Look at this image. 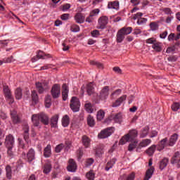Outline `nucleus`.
I'll return each instance as SVG.
<instances>
[{"label":"nucleus","mask_w":180,"mask_h":180,"mask_svg":"<svg viewBox=\"0 0 180 180\" xmlns=\"http://www.w3.org/2000/svg\"><path fill=\"white\" fill-rule=\"evenodd\" d=\"M46 57H47L48 58H50V57H51V56L50 54H46L43 51H39L38 52V53L37 54V57L32 58V63H36V61H37V60L46 59Z\"/></svg>","instance_id":"ddd939ff"},{"label":"nucleus","mask_w":180,"mask_h":180,"mask_svg":"<svg viewBox=\"0 0 180 180\" xmlns=\"http://www.w3.org/2000/svg\"><path fill=\"white\" fill-rule=\"evenodd\" d=\"M90 64L91 65H96V67H98V68H103V65L101 63H99L94 61V60H91L90 62Z\"/></svg>","instance_id":"13d9d810"},{"label":"nucleus","mask_w":180,"mask_h":180,"mask_svg":"<svg viewBox=\"0 0 180 180\" xmlns=\"http://www.w3.org/2000/svg\"><path fill=\"white\" fill-rule=\"evenodd\" d=\"M82 144L85 148H88L91 146V139L86 135L82 136Z\"/></svg>","instance_id":"393cba45"},{"label":"nucleus","mask_w":180,"mask_h":180,"mask_svg":"<svg viewBox=\"0 0 180 180\" xmlns=\"http://www.w3.org/2000/svg\"><path fill=\"white\" fill-rule=\"evenodd\" d=\"M135 178L136 174L132 172L127 176V180H134Z\"/></svg>","instance_id":"338daca9"},{"label":"nucleus","mask_w":180,"mask_h":180,"mask_svg":"<svg viewBox=\"0 0 180 180\" xmlns=\"http://www.w3.org/2000/svg\"><path fill=\"white\" fill-rule=\"evenodd\" d=\"M6 172L8 179H12V167L10 165L6 167Z\"/></svg>","instance_id":"58836bf2"},{"label":"nucleus","mask_w":180,"mask_h":180,"mask_svg":"<svg viewBox=\"0 0 180 180\" xmlns=\"http://www.w3.org/2000/svg\"><path fill=\"white\" fill-rule=\"evenodd\" d=\"M112 133H113V128H107L98 134V137L99 139H108V137L112 136Z\"/></svg>","instance_id":"0eeeda50"},{"label":"nucleus","mask_w":180,"mask_h":180,"mask_svg":"<svg viewBox=\"0 0 180 180\" xmlns=\"http://www.w3.org/2000/svg\"><path fill=\"white\" fill-rule=\"evenodd\" d=\"M45 106L46 108H50L51 106V96H46L45 98Z\"/></svg>","instance_id":"de8ad7c7"},{"label":"nucleus","mask_w":180,"mask_h":180,"mask_svg":"<svg viewBox=\"0 0 180 180\" xmlns=\"http://www.w3.org/2000/svg\"><path fill=\"white\" fill-rule=\"evenodd\" d=\"M168 146H169V144L168 143V138H165L159 142L156 147L158 151H162V150H164L165 147Z\"/></svg>","instance_id":"f8f14e48"},{"label":"nucleus","mask_w":180,"mask_h":180,"mask_svg":"<svg viewBox=\"0 0 180 180\" xmlns=\"http://www.w3.org/2000/svg\"><path fill=\"white\" fill-rule=\"evenodd\" d=\"M152 49L158 51V53H160V51H162V48L161 47V43L157 41L155 42V44L152 45Z\"/></svg>","instance_id":"c9c22d12"},{"label":"nucleus","mask_w":180,"mask_h":180,"mask_svg":"<svg viewBox=\"0 0 180 180\" xmlns=\"http://www.w3.org/2000/svg\"><path fill=\"white\" fill-rule=\"evenodd\" d=\"M150 27L151 30H153V32H154L155 30H158V23L155 22H150Z\"/></svg>","instance_id":"3c124183"},{"label":"nucleus","mask_w":180,"mask_h":180,"mask_svg":"<svg viewBox=\"0 0 180 180\" xmlns=\"http://www.w3.org/2000/svg\"><path fill=\"white\" fill-rule=\"evenodd\" d=\"M4 93L6 96V99L8 101V103H13V97L12 96V93H11V90L8 86H4Z\"/></svg>","instance_id":"1a4fd4ad"},{"label":"nucleus","mask_w":180,"mask_h":180,"mask_svg":"<svg viewBox=\"0 0 180 180\" xmlns=\"http://www.w3.org/2000/svg\"><path fill=\"white\" fill-rule=\"evenodd\" d=\"M22 130L24 131L23 133L24 140H25L26 143H29V125L27 124L24 125Z\"/></svg>","instance_id":"412c9836"},{"label":"nucleus","mask_w":180,"mask_h":180,"mask_svg":"<svg viewBox=\"0 0 180 180\" xmlns=\"http://www.w3.org/2000/svg\"><path fill=\"white\" fill-rule=\"evenodd\" d=\"M85 109L88 113H92L94 109L92 108V104L91 103H87L84 105Z\"/></svg>","instance_id":"09e8293b"},{"label":"nucleus","mask_w":180,"mask_h":180,"mask_svg":"<svg viewBox=\"0 0 180 180\" xmlns=\"http://www.w3.org/2000/svg\"><path fill=\"white\" fill-rule=\"evenodd\" d=\"M68 171L69 172H75L77 171V163L72 159L69 160V165L68 166Z\"/></svg>","instance_id":"2eb2a0df"},{"label":"nucleus","mask_w":180,"mask_h":180,"mask_svg":"<svg viewBox=\"0 0 180 180\" xmlns=\"http://www.w3.org/2000/svg\"><path fill=\"white\" fill-rule=\"evenodd\" d=\"M102 154H103V149L102 148V147H98L96 150V155L97 157H101Z\"/></svg>","instance_id":"5fc2aeb1"},{"label":"nucleus","mask_w":180,"mask_h":180,"mask_svg":"<svg viewBox=\"0 0 180 180\" xmlns=\"http://www.w3.org/2000/svg\"><path fill=\"white\" fill-rule=\"evenodd\" d=\"M108 7L109 9H115L117 11L119 9V1H115L113 2L108 3Z\"/></svg>","instance_id":"cd10ccee"},{"label":"nucleus","mask_w":180,"mask_h":180,"mask_svg":"<svg viewBox=\"0 0 180 180\" xmlns=\"http://www.w3.org/2000/svg\"><path fill=\"white\" fill-rule=\"evenodd\" d=\"M36 88L39 94H44L49 89V84L46 82H37Z\"/></svg>","instance_id":"423d86ee"},{"label":"nucleus","mask_w":180,"mask_h":180,"mask_svg":"<svg viewBox=\"0 0 180 180\" xmlns=\"http://www.w3.org/2000/svg\"><path fill=\"white\" fill-rule=\"evenodd\" d=\"M3 61L4 63H12V61H13V56H11L9 58H4Z\"/></svg>","instance_id":"e2e57ef3"},{"label":"nucleus","mask_w":180,"mask_h":180,"mask_svg":"<svg viewBox=\"0 0 180 180\" xmlns=\"http://www.w3.org/2000/svg\"><path fill=\"white\" fill-rule=\"evenodd\" d=\"M58 122V115H54L51 120V127H56Z\"/></svg>","instance_id":"e433bc0d"},{"label":"nucleus","mask_w":180,"mask_h":180,"mask_svg":"<svg viewBox=\"0 0 180 180\" xmlns=\"http://www.w3.org/2000/svg\"><path fill=\"white\" fill-rule=\"evenodd\" d=\"M108 18L106 16L101 17L98 19L99 29H105L106 25H108Z\"/></svg>","instance_id":"4468645a"},{"label":"nucleus","mask_w":180,"mask_h":180,"mask_svg":"<svg viewBox=\"0 0 180 180\" xmlns=\"http://www.w3.org/2000/svg\"><path fill=\"white\" fill-rule=\"evenodd\" d=\"M32 122L35 127H38L40 122L47 126L49 124V117L45 113L34 114L32 116Z\"/></svg>","instance_id":"f257e3e1"},{"label":"nucleus","mask_w":180,"mask_h":180,"mask_svg":"<svg viewBox=\"0 0 180 180\" xmlns=\"http://www.w3.org/2000/svg\"><path fill=\"white\" fill-rule=\"evenodd\" d=\"M81 106V103L79 99L77 97H72L70 100V107L72 110V112H79V108Z\"/></svg>","instance_id":"7ed1b4c3"},{"label":"nucleus","mask_w":180,"mask_h":180,"mask_svg":"<svg viewBox=\"0 0 180 180\" xmlns=\"http://www.w3.org/2000/svg\"><path fill=\"white\" fill-rule=\"evenodd\" d=\"M116 164V159L112 158L109 162H108L105 166V171H109L111 168H113V166Z\"/></svg>","instance_id":"c756f323"},{"label":"nucleus","mask_w":180,"mask_h":180,"mask_svg":"<svg viewBox=\"0 0 180 180\" xmlns=\"http://www.w3.org/2000/svg\"><path fill=\"white\" fill-rule=\"evenodd\" d=\"M86 178L89 180L95 179V173H94V172L91 170L90 172L86 173Z\"/></svg>","instance_id":"8fccbe9b"},{"label":"nucleus","mask_w":180,"mask_h":180,"mask_svg":"<svg viewBox=\"0 0 180 180\" xmlns=\"http://www.w3.org/2000/svg\"><path fill=\"white\" fill-rule=\"evenodd\" d=\"M180 108V104L179 103H174L172 105V110L174 111V112H176L179 110Z\"/></svg>","instance_id":"864d4df0"},{"label":"nucleus","mask_w":180,"mask_h":180,"mask_svg":"<svg viewBox=\"0 0 180 180\" xmlns=\"http://www.w3.org/2000/svg\"><path fill=\"white\" fill-rule=\"evenodd\" d=\"M70 8H71V4H65L62 6V11H63V12H65V11H68V9H70Z\"/></svg>","instance_id":"4d7b16f0"},{"label":"nucleus","mask_w":180,"mask_h":180,"mask_svg":"<svg viewBox=\"0 0 180 180\" xmlns=\"http://www.w3.org/2000/svg\"><path fill=\"white\" fill-rule=\"evenodd\" d=\"M178 140V134H174L171 136L170 139L167 142L169 143V147H173Z\"/></svg>","instance_id":"b1692460"},{"label":"nucleus","mask_w":180,"mask_h":180,"mask_svg":"<svg viewBox=\"0 0 180 180\" xmlns=\"http://www.w3.org/2000/svg\"><path fill=\"white\" fill-rule=\"evenodd\" d=\"M162 11L163 12H165V13H166V15H172V11H171V8H164L162 9Z\"/></svg>","instance_id":"052dcab7"},{"label":"nucleus","mask_w":180,"mask_h":180,"mask_svg":"<svg viewBox=\"0 0 180 180\" xmlns=\"http://www.w3.org/2000/svg\"><path fill=\"white\" fill-rule=\"evenodd\" d=\"M169 160L167 158H165L160 162V169H164L167 165H168Z\"/></svg>","instance_id":"473e14b6"},{"label":"nucleus","mask_w":180,"mask_h":180,"mask_svg":"<svg viewBox=\"0 0 180 180\" xmlns=\"http://www.w3.org/2000/svg\"><path fill=\"white\" fill-rule=\"evenodd\" d=\"M149 144H151V139H143L139 143V147H147V146H149Z\"/></svg>","instance_id":"a19ab883"},{"label":"nucleus","mask_w":180,"mask_h":180,"mask_svg":"<svg viewBox=\"0 0 180 180\" xmlns=\"http://www.w3.org/2000/svg\"><path fill=\"white\" fill-rule=\"evenodd\" d=\"M154 172V167H151L146 171L145 177L143 180H149L151 176H153V174Z\"/></svg>","instance_id":"a878e982"},{"label":"nucleus","mask_w":180,"mask_h":180,"mask_svg":"<svg viewBox=\"0 0 180 180\" xmlns=\"http://www.w3.org/2000/svg\"><path fill=\"white\" fill-rule=\"evenodd\" d=\"M143 16V13H137L136 14H134L132 19L134 20H137V25H144V23H147V18H141Z\"/></svg>","instance_id":"9b49d317"},{"label":"nucleus","mask_w":180,"mask_h":180,"mask_svg":"<svg viewBox=\"0 0 180 180\" xmlns=\"http://www.w3.org/2000/svg\"><path fill=\"white\" fill-rule=\"evenodd\" d=\"M86 93L89 95V96H91V95H96L95 93V88L94 87V82H90L86 86Z\"/></svg>","instance_id":"f3484780"},{"label":"nucleus","mask_w":180,"mask_h":180,"mask_svg":"<svg viewBox=\"0 0 180 180\" xmlns=\"http://www.w3.org/2000/svg\"><path fill=\"white\" fill-rule=\"evenodd\" d=\"M51 155V146L48 145L44 150V156L49 158Z\"/></svg>","instance_id":"bb28decb"},{"label":"nucleus","mask_w":180,"mask_h":180,"mask_svg":"<svg viewBox=\"0 0 180 180\" xmlns=\"http://www.w3.org/2000/svg\"><path fill=\"white\" fill-rule=\"evenodd\" d=\"M148 130H149L148 127H146L145 128H143L141 131L140 137H141V139H144V137H147V135L148 134Z\"/></svg>","instance_id":"79ce46f5"},{"label":"nucleus","mask_w":180,"mask_h":180,"mask_svg":"<svg viewBox=\"0 0 180 180\" xmlns=\"http://www.w3.org/2000/svg\"><path fill=\"white\" fill-rule=\"evenodd\" d=\"M109 95V86H105L101 91L100 98L103 101L106 99Z\"/></svg>","instance_id":"aec40b11"},{"label":"nucleus","mask_w":180,"mask_h":180,"mask_svg":"<svg viewBox=\"0 0 180 180\" xmlns=\"http://www.w3.org/2000/svg\"><path fill=\"white\" fill-rule=\"evenodd\" d=\"M172 164H176L177 167H180V153L179 152H176L172 158Z\"/></svg>","instance_id":"6ab92c4d"},{"label":"nucleus","mask_w":180,"mask_h":180,"mask_svg":"<svg viewBox=\"0 0 180 180\" xmlns=\"http://www.w3.org/2000/svg\"><path fill=\"white\" fill-rule=\"evenodd\" d=\"M4 93L6 96V99L8 101V103H13V97L12 96V93H11V90L8 86H4Z\"/></svg>","instance_id":"6e6552de"},{"label":"nucleus","mask_w":180,"mask_h":180,"mask_svg":"<svg viewBox=\"0 0 180 180\" xmlns=\"http://www.w3.org/2000/svg\"><path fill=\"white\" fill-rule=\"evenodd\" d=\"M82 155H84V151L82 150V149H79L77 150V159L79 161V160H81V158H82Z\"/></svg>","instance_id":"bf43d9fd"},{"label":"nucleus","mask_w":180,"mask_h":180,"mask_svg":"<svg viewBox=\"0 0 180 180\" xmlns=\"http://www.w3.org/2000/svg\"><path fill=\"white\" fill-rule=\"evenodd\" d=\"M124 34L119 30L117 33V43H122L124 40Z\"/></svg>","instance_id":"c85d7f7f"},{"label":"nucleus","mask_w":180,"mask_h":180,"mask_svg":"<svg viewBox=\"0 0 180 180\" xmlns=\"http://www.w3.org/2000/svg\"><path fill=\"white\" fill-rule=\"evenodd\" d=\"M157 42V40H155L154 38H149L146 40V43L148 44H155Z\"/></svg>","instance_id":"680f3d73"},{"label":"nucleus","mask_w":180,"mask_h":180,"mask_svg":"<svg viewBox=\"0 0 180 180\" xmlns=\"http://www.w3.org/2000/svg\"><path fill=\"white\" fill-rule=\"evenodd\" d=\"M22 157V158H26L27 157L28 162H32L36 158V152H34V149L30 148L27 154L23 152Z\"/></svg>","instance_id":"39448f33"},{"label":"nucleus","mask_w":180,"mask_h":180,"mask_svg":"<svg viewBox=\"0 0 180 180\" xmlns=\"http://www.w3.org/2000/svg\"><path fill=\"white\" fill-rule=\"evenodd\" d=\"M60 18L62 20H68L70 19V14L64 13L61 15Z\"/></svg>","instance_id":"69168bd1"},{"label":"nucleus","mask_w":180,"mask_h":180,"mask_svg":"<svg viewBox=\"0 0 180 180\" xmlns=\"http://www.w3.org/2000/svg\"><path fill=\"white\" fill-rule=\"evenodd\" d=\"M68 124H70V117L66 115L62 119V125L63 127H68Z\"/></svg>","instance_id":"f704fd0d"},{"label":"nucleus","mask_w":180,"mask_h":180,"mask_svg":"<svg viewBox=\"0 0 180 180\" xmlns=\"http://www.w3.org/2000/svg\"><path fill=\"white\" fill-rule=\"evenodd\" d=\"M126 98H127L126 95L120 97L115 103H113L112 108H117V106H120V105L124 102Z\"/></svg>","instance_id":"5701e85b"},{"label":"nucleus","mask_w":180,"mask_h":180,"mask_svg":"<svg viewBox=\"0 0 180 180\" xmlns=\"http://www.w3.org/2000/svg\"><path fill=\"white\" fill-rule=\"evenodd\" d=\"M137 144H139V141L137 140L131 141L128 146V151H133V150L137 147Z\"/></svg>","instance_id":"72a5a7b5"},{"label":"nucleus","mask_w":180,"mask_h":180,"mask_svg":"<svg viewBox=\"0 0 180 180\" xmlns=\"http://www.w3.org/2000/svg\"><path fill=\"white\" fill-rule=\"evenodd\" d=\"M112 120L115 122V123H122V113H117L115 115H112Z\"/></svg>","instance_id":"2f4dec72"},{"label":"nucleus","mask_w":180,"mask_h":180,"mask_svg":"<svg viewBox=\"0 0 180 180\" xmlns=\"http://www.w3.org/2000/svg\"><path fill=\"white\" fill-rule=\"evenodd\" d=\"M5 146L7 148H13V146H15V139L13 136L10 134L6 137Z\"/></svg>","instance_id":"9d476101"},{"label":"nucleus","mask_w":180,"mask_h":180,"mask_svg":"<svg viewBox=\"0 0 180 180\" xmlns=\"http://www.w3.org/2000/svg\"><path fill=\"white\" fill-rule=\"evenodd\" d=\"M51 172V165L46 163L44 166V174H49Z\"/></svg>","instance_id":"37998d69"},{"label":"nucleus","mask_w":180,"mask_h":180,"mask_svg":"<svg viewBox=\"0 0 180 180\" xmlns=\"http://www.w3.org/2000/svg\"><path fill=\"white\" fill-rule=\"evenodd\" d=\"M32 99L35 103H37L39 101V96L37 95V92L35 90L32 91Z\"/></svg>","instance_id":"49530a36"},{"label":"nucleus","mask_w":180,"mask_h":180,"mask_svg":"<svg viewBox=\"0 0 180 180\" xmlns=\"http://www.w3.org/2000/svg\"><path fill=\"white\" fill-rule=\"evenodd\" d=\"M91 34L92 37H98L99 36H101V33L99 32V30H98L91 31Z\"/></svg>","instance_id":"6e6d98bb"},{"label":"nucleus","mask_w":180,"mask_h":180,"mask_svg":"<svg viewBox=\"0 0 180 180\" xmlns=\"http://www.w3.org/2000/svg\"><path fill=\"white\" fill-rule=\"evenodd\" d=\"M176 60H177V58L175 56H169L167 58V60L170 61L171 63H175Z\"/></svg>","instance_id":"774afa93"},{"label":"nucleus","mask_w":180,"mask_h":180,"mask_svg":"<svg viewBox=\"0 0 180 180\" xmlns=\"http://www.w3.org/2000/svg\"><path fill=\"white\" fill-rule=\"evenodd\" d=\"M157 148V146L152 145L148 149L146 150V154L148 155H153L154 153H155V149Z\"/></svg>","instance_id":"4c0bfd02"},{"label":"nucleus","mask_w":180,"mask_h":180,"mask_svg":"<svg viewBox=\"0 0 180 180\" xmlns=\"http://www.w3.org/2000/svg\"><path fill=\"white\" fill-rule=\"evenodd\" d=\"M51 94L52 98L54 99H57V98H60V95H61V88L60 84H54L51 90Z\"/></svg>","instance_id":"20e7f679"},{"label":"nucleus","mask_w":180,"mask_h":180,"mask_svg":"<svg viewBox=\"0 0 180 180\" xmlns=\"http://www.w3.org/2000/svg\"><path fill=\"white\" fill-rule=\"evenodd\" d=\"M70 30H71V32L77 33V32H79V26L75 24H73L70 27Z\"/></svg>","instance_id":"603ef678"},{"label":"nucleus","mask_w":180,"mask_h":180,"mask_svg":"<svg viewBox=\"0 0 180 180\" xmlns=\"http://www.w3.org/2000/svg\"><path fill=\"white\" fill-rule=\"evenodd\" d=\"M87 123L90 127H94L95 126V120L92 117V115H89L87 117Z\"/></svg>","instance_id":"ea45409f"},{"label":"nucleus","mask_w":180,"mask_h":180,"mask_svg":"<svg viewBox=\"0 0 180 180\" xmlns=\"http://www.w3.org/2000/svg\"><path fill=\"white\" fill-rule=\"evenodd\" d=\"M97 120H102L105 117V111L103 110H100L97 112Z\"/></svg>","instance_id":"c03bdc74"},{"label":"nucleus","mask_w":180,"mask_h":180,"mask_svg":"<svg viewBox=\"0 0 180 180\" xmlns=\"http://www.w3.org/2000/svg\"><path fill=\"white\" fill-rule=\"evenodd\" d=\"M133 28L131 27H124L120 30V31H121L125 36L130 34Z\"/></svg>","instance_id":"7c9ffc66"},{"label":"nucleus","mask_w":180,"mask_h":180,"mask_svg":"<svg viewBox=\"0 0 180 180\" xmlns=\"http://www.w3.org/2000/svg\"><path fill=\"white\" fill-rule=\"evenodd\" d=\"M99 12H100L99 8H96L90 13V15L91 16H93V17L96 16V15H98Z\"/></svg>","instance_id":"0e129e2a"},{"label":"nucleus","mask_w":180,"mask_h":180,"mask_svg":"<svg viewBox=\"0 0 180 180\" xmlns=\"http://www.w3.org/2000/svg\"><path fill=\"white\" fill-rule=\"evenodd\" d=\"M15 94L16 99H22V96H23L22 94V89L18 88L15 91Z\"/></svg>","instance_id":"a18cd8bd"},{"label":"nucleus","mask_w":180,"mask_h":180,"mask_svg":"<svg viewBox=\"0 0 180 180\" xmlns=\"http://www.w3.org/2000/svg\"><path fill=\"white\" fill-rule=\"evenodd\" d=\"M10 115L13 123H20V118L18 115V112H16L14 109L11 110Z\"/></svg>","instance_id":"dca6fc26"},{"label":"nucleus","mask_w":180,"mask_h":180,"mask_svg":"<svg viewBox=\"0 0 180 180\" xmlns=\"http://www.w3.org/2000/svg\"><path fill=\"white\" fill-rule=\"evenodd\" d=\"M139 132L136 129H131L125 136H122L120 140V146H124L125 143L129 141H134V139L137 137Z\"/></svg>","instance_id":"f03ea898"},{"label":"nucleus","mask_w":180,"mask_h":180,"mask_svg":"<svg viewBox=\"0 0 180 180\" xmlns=\"http://www.w3.org/2000/svg\"><path fill=\"white\" fill-rule=\"evenodd\" d=\"M75 20L76 22V23H84V20H85V17L84 15H82V14L81 13H77L75 15Z\"/></svg>","instance_id":"4be33fe9"},{"label":"nucleus","mask_w":180,"mask_h":180,"mask_svg":"<svg viewBox=\"0 0 180 180\" xmlns=\"http://www.w3.org/2000/svg\"><path fill=\"white\" fill-rule=\"evenodd\" d=\"M68 86L67 84H63L62 86V98L63 101H67L68 98Z\"/></svg>","instance_id":"a211bd4d"}]
</instances>
